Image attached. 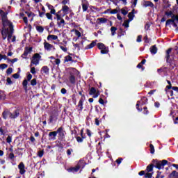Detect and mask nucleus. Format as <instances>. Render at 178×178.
Segmentation results:
<instances>
[{
	"instance_id": "nucleus-1",
	"label": "nucleus",
	"mask_w": 178,
	"mask_h": 178,
	"mask_svg": "<svg viewBox=\"0 0 178 178\" xmlns=\"http://www.w3.org/2000/svg\"><path fill=\"white\" fill-rule=\"evenodd\" d=\"M8 14L5 13L3 10H0V15L3 23V28L1 30V35L3 40L8 38V42H10V38L13 34V24L8 20Z\"/></svg>"
},
{
	"instance_id": "nucleus-2",
	"label": "nucleus",
	"mask_w": 178,
	"mask_h": 178,
	"mask_svg": "<svg viewBox=\"0 0 178 178\" xmlns=\"http://www.w3.org/2000/svg\"><path fill=\"white\" fill-rule=\"evenodd\" d=\"M19 110H15V111L12 113L9 111H4L3 113V119H8V118H10V119H15V118H17L19 115Z\"/></svg>"
},
{
	"instance_id": "nucleus-3",
	"label": "nucleus",
	"mask_w": 178,
	"mask_h": 178,
	"mask_svg": "<svg viewBox=\"0 0 178 178\" xmlns=\"http://www.w3.org/2000/svg\"><path fill=\"white\" fill-rule=\"evenodd\" d=\"M84 166H85L84 161H80L76 166L70 168L67 170V172H72V173H76V172H79V170H80V168H84Z\"/></svg>"
},
{
	"instance_id": "nucleus-4",
	"label": "nucleus",
	"mask_w": 178,
	"mask_h": 178,
	"mask_svg": "<svg viewBox=\"0 0 178 178\" xmlns=\"http://www.w3.org/2000/svg\"><path fill=\"white\" fill-rule=\"evenodd\" d=\"M178 22V15H173L172 17V19H168L166 21L165 25L166 26H170L172 24L175 27H177V24H176V22Z\"/></svg>"
},
{
	"instance_id": "nucleus-5",
	"label": "nucleus",
	"mask_w": 178,
	"mask_h": 178,
	"mask_svg": "<svg viewBox=\"0 0 178 178\" xmlns=\"http://www.w3.org/2000/svg\"><path fill=\"white\" fill-rule=\"evenodd\" d=\"M40 59H41L40 55L38 54H35L31 62V66H33V65H35V66H37V65H39Z\"/></svg>"
},
{
	"instance_id": "nucleus-6",
	"label": "nucleus",
	"mask_w": 178,
	"mask_h": 178,
	"mask_svg": "<svg viewBox=\"0 0 178 178\" xmlns=\"http://www.w3.org/2000/svg\"><path fill=\"white\" fill-rule=\"evenodd\" d=\"M43 45H44V49H45V51H47L49 52L51 51H55V49H56L55 48V46L49 43L47 41L44 42Z\"/></svg>"
},
{
	"instance_id": "nucleus-7",
	"label": "nucleus",
	"mask_w": 178,
	"mask_h": 178,
	"mask_svg": "<svg viewBox=\"0 0 178 178\" xmlns=\"http://www.w3.org/2000/svg\"><path fill=\"white\" fill-rule=\"evenodd\" d=\"M168 164V161L167 160H163V161H156V168L157 169H163L165 168V165Z\"/></svg>"
},
{
	"instance_id": "nucleus-8",
	"label": "nucleus",
	"mask_w": 178,
	"mask_h": 178,
	"mask_svg": "<svg viewBox=\"0 0 178 178\" xmlns=\"http://www.w3.org/2000/svg\"><path fill=\"white\" fill-rule=\"evenodd\" d=\"M89 95H93V98H98V97H99V91L97 90L95 88L92 87L90 90Z\"/></svg>"
},
{
	"instance_id": "nucleus-9",
	"label": "nucleus",
	"mask_w": 178,
	"mask_h": 178,
	"mask_svg": "<svg viewBox=\"0 0 178 178\" xmlns=\"http://www.w3.org/2000/svg\"><path fill=\"white\" fill-rule=\"evenodd\" d=\"M79 95H81V97L79 102L78 108H79L80 111H83V104L84 101H86V95H82L81 92H79Z\"/></svg>"
},
{
	"instance_id": "nucleus-10",
	"label": "nucleus",
	"mask_w": 178,
	"mask_h": 178,
	"mask_svg": "<svg viewBox=\"0 0 178 178\" xmlns=\"http://www.w3.org/2000/svg\"><path fill=\"white\" fill-rule=\"evenodd\" d=\"M25 168H26V166L24 165V163H23V162H21L18 165V169L19 170L20 175H24L26 173Z\"/></svg>"
},
{
	"instance_id": "nucleus-11",
	"label": "nucleus",
	"mask_w": 178,
	"mask_h": 178,
	"mask_svg": "<svg viewBox=\"0 0 178 178\" xmlns=\"http://www.w3.org/2000/svg\"><path fill=\"white\" fill-rule=\"evenodd\" d=\"M143 6H144V8H154L155 6L154 5V3L149 1H143Z\"/></svg>"
},
{
	"instance_id": "nucleus-12",
	"label": "nucleus",
	"mask_w": 178,
	"mask_h": 178,
	"mask_svg": "<svg viewBox=\"0 0 178 178\" xmlns=\"http://www.w3.org/2000/svg\"><path fill=\"white\" fill-rule=\"evenodd\" d=\"M56 132L57 134L58 133L59 138H60L61 140H63V138H65V131H63V127L58 128Z\"/></svg>"
},
{
	"instance_id": "nucleus-13",
	"label": "nucleus",
	"mask_w": 178,
	"mask_h": 178,
	"mask_svg": "<svg viewBox=\"0 0 178 178\" xmlns=\"http://www.w3.org/2000/svg\"><path fill=\"white\" fill-rule=\"evenodd\" d=\"M145 104H147V99L146 97H143L141 101L138 102V103L136 104V108L138 109V111H139V112H141V109H140L138 108V106H140V105H145Z\"/></svg>"
},
{
	"instance_id": "nucleus-14",
	"label": "nucleus",
	"mask_w": 178,
	"mask_h": 178,
	"mask_svg": "<svg viewBox=\"0 0 178 178\" xmlns=\"http://www.w3.org/2000/svg\"><path fill=\"white\" fill-rule=\"evenodd\" d=\"M58 134L57 131H52L49 134V140H51L52 141L56 140V136Z\"/></svg>"
},
{
	"instance_id": "nucleus-15",
	"label": "nucleus",
	"mask_w": 178,
	"mask_h": 178,
	"mask_svg": "<svg viewBox=\"0 0 178 178\" xmlns=\"http://www.w3.org/2000/svg\"><path fill=\"white\" fill-rule=\"evenodd\" d=\"M62 10L63 13H65V15H67V13H69V10H70V8H69L67 6H63L62 8Z\"/></svg>"
},
{
	"instance_id": "nucleus-16",
	"label": "nucleus",
	"mask_w": 178,
	"mask_h": 178,
	"mask_svg": "<svg viewBox=\"0 0 178 178\" xmlns=\"http://www.w3.org/2000/svg\"><path fill=\"white\" fill-rule=\"evenodd\" d=\"M51 40H58V35H49L47 36V41H51Z\"/></svg>"
},
{
	"instance_id": "nucleus-17",
	"label": "nucleus",
	"mask_w": 178,
	"mask_h": 178,
	"mask_svg": "<svg viewBox=\"0 0 178 178\" xmlns=\"http://www.w3.org/2000/svg\"><path fill=\"white\" fill-rule=\"evenodd\" d=\"M70 81L72 84H74V83H76V77H74L73 74H70Z\"/></svg>"
},
{
	"instance_id": "nucleus-18",
	"label": "nucleus",
	"mask_w": 178,
	"mask_h": 178,
	"mask_svg": "<svg viewBox=\"0 0 178 178\" xmlns=\"http://www.w3.org/2000/svg\"><path fill=\"white\" fill-rule=\"evenodd\" d=\"M150 52H151V54H152L153 55H155V54H156V52H158V49L156 48V47L152 46V47L150 48Z\"/></svg>"
},
{
	"instance_id": "nucleus-19",
	"label": "nucleus",
	"mask_w": 178,
	"mask_h": 178,
	"mask_svg": "<svg viewBox=\"0 0 178 178\" xmlns=\"http://www.w3.org/2000/svg\"><path fill=\"white\" fill-rule=\"evenodd\" d=\"M31 47L29 48H26L22 55V56H27V55H29V54H30L31 52Z\"/></svg>"
},
{
	"instance_id": "nucleus-20",
	"label": "nucleus",
	"mask_w": 178,
	"mask_h": 178,
	"mask_svg": "<svg viewBox=\"0 0 178 178\" xmlns=\"http://www.w3.org/2000/svg\"><path fill=\"white\" fill-rule=\"evenodd\" d=\"M74 48H77V49L79 51H80V48H83V42H81L79 44H77V43L76 44H74Z\"/></svg>"
},
{
	"instance_id": "nucleus-21",
	"label": "nucleus",
	"mask_w": 178,
	"mask_h": 178,
	"mask_svg": "<svg viewBox=\"0 0 178 178\" xmlns=\"http://www.w3.org/2000/svg\"><path fill=\"white\" fill-rule=\"evenodd\" d=\"M134 10H133L132 12L129 13L128 14V17L129 19H128L129 22H131V20H133V19H134Z\"/></svg>"
},
{
	"instance_id": "nucleus-22",
	"label": "nucleus",
	"mask_w": 178,
	"mask_h": 178,
	"mask_svg": "<svg viewBox=\"0 0 178 178\" xmlns=\"http://www.w3.org/2000/svg\"><path fill=\"white\" fill-rule=\"evenodd\" d=\"M72 33H74L75 35H76V37L80 38L81 37V33H80V31H77L76 29H73L71 31Z\"/></svg>"
},
{
	"instance_id": "nucleus-23",
	"label": "nucleus",
	"mask_w": 178,
	"mask_h": 178,
	"mask_svg": "<svg viewBox=\"0 0 178 178\" xmlns=\"http://www.w3.org/2000/svg\"><path fill=\"white\" fill-rule=\"evenodd\" d=\"M42 72L45 73V74H48V73H49V68H48L47 66H44L42 68Z\"/></svg>"
},
{
	"instance_id": "nucleus-24",
	"label": "nucleus",
	"mask_w": 178,
	"mask_h": 178,
	"mask_svg": "<svg viewBox=\"0 0 178 178\" xmlns=\"http://www.w3.org/2000/svg\"><path fill=\"white\" fill-rule=\"evenodd\" d=\"M51 63H53V65H56L57 66H59V65H60V59L56 58L54 60V63L52 60H51Z\"/></svg>"
},
{
	"instance_id": "nucleus-25",
	"label": "nucleus",
	"mask_w": 178,
	"mask_h": 178,
	"mask_svg": "<svg viewBox=\"0 0 178 178\" xmlns=\"http://www.w3.org/2000/svg\"><path fill=\"white\" fill-rule=\"evenodd\" d=\"M58 27H63L65 26V19H60L58 22Z\"/></svg>"
},
{
	"instance_id": "nucleus-26",
	"label": "nucleus",
	"mask_w": 178,
	"mask_h": 178,
	"mask_svg": "<svg viewBox=\"0 0 178 178\" xmlns=\"http://www.w3.org/2000/svg\"><path fill=\"white\" fill-rule=\"evenodd\" d=\"M97 43L95 42H92L89 45L87 46L86 49H91V48H94Z\"/></svg>"
},
{
	"instance_id": "nucleus-27",
	"label": "nucleus",
	"mask_w": 178,
	"mask_h": 178,
	"mask_svg": "<svg viewBox=\"0 0 178 178\" xmlns=\"http://www.w3.org/2000/svg\"><path fill=\"white\" fill-rule=\"evenodd\" d=\"M36 30L38 31V33H44V27L41 26H36Z\"/></svg>"
},
{
	"instance_id": "nucleus-28",
	"label": "nucleus",
	"mask_w": 178,
	"mask_h": 178,
	"mask_svg": "<svg viewBox=\"0 0 178 178\" xmlns=\"http://www.w3.org/2000/svg\"><path fill=\"white\" fill-rule=\"evenodd\" d=\"M116 30H118V29H116V27H115V26H113L111 28V31L112 35H115L116 34Z\"/></svg>"
},
{
	"instance_id": "nucleus-29",
	"label": "nucleus",
	"mask_w": 178,
	"mask_h": 178,
	"mask_svg": "<svg viewBox=\"0 0 178 178\" xmlns=\"http://www.w3.org/2000/svg\"><path fill=\"white\" fill-rule=\"evenodd\" d=\"M130 23L129 20H125L122 24V26H124V27H126V29H129V24Z\"/></svg>"
},
{
	"instance_id": "nucleus-30",
	"label": "nucleus",
	"mask_w": 178,
	"mask_h": 178,
	"mask_svg": "<svg viewBox=\"0 0 178 178\" xmlns=\"http://www.w3.org/2000/svg\"><path fill=\"white\" fill-rule=\"evenodd\" d=\"M97 20L101 23H106V22H108V19L104 17L98 18Z\"/></svg>"
},
{
	"instance_id": "nucleus-31",
	"label": "nucleus",
	"mask_w": 178,
	"mask_h": 178,
	"mask_svg": "<svg viewBox=\"0 0 178 178\" xmlns=\"http://www.w3.org/2000/svg\"><path fill=\"white\" fill-rule=\"evenodd\" d=\"M97 47L99 48V49L102 50L105 48V44H104V43H98Z\"/></svg>"
},
{
	"instance_id": "nucleus-32",
	"label": "nucleus",
	"mask_w": 178,
	"mask_h": 178,
	"mask_svg": "<svg viewBox=\"0 0 178 178\" xmlns=\"http://www.w3.org/2000/svg\"><path fill=\"white\" fill-rule=\"evenodd\" d=\"M108 47H104V48L101 50V54H108Z\"/></svg>"
},
{
	"instance_id": "nucleus-33",
	"label": "nucleus",
	"mask_w": 178,
	"mask_h": 178,
	"mask_svg": "<svg viewBox=\"0 0 178 178\" xmlns=\"http://www.w3.org/2000/svg\"><path fill=\"white\" fill-rule=\"evenodd\" d=\"M73 59L72 58V56H65V62H72Z\"/></svg>"
},
{
	"instance_id": "nucleus-34",
	"label": "nucleus",
	"mask_w": 178,
	"mask_h": 178,
	"mask_svg": "<svg viewBox=\"0 0 178 178\" xmlns=\"http://www.w3.org/2000/svg\"><path fill=\"white\" fill-rule=\"evenodd\" d=\"M165 15H166V16H168L170 17H173V16H175L173 15V12H172V11H167V12H165Z\"/></svg>"
},
{
	"instance_id": "nucleus-35",
	"label": "nucleus",
	"mask_w": 178,
	"mask_h": 178,
	"mask_svg": "<svg viewBox=\"0 0 178 178\" xmlns=\"http://www.w3.org/2000/svg\"><path fill=\"white\" fill-rule=\"evenodd\" d=\"M27 84H28L27 79H24L23 81L22 85L24 88H25V90H27Z\"/></svg>"
},
{
	"instance_id": "nucleus-36",
	"label": "nucleus",
	"mask_w": 178,
	"mask_h": 178,
	"mask_svg": "<svg viewBox=\"0 0 178 178\" xmlns=\"http://www.w3.org/2000/svg\"><path fill=\"white\" fill-rule=\"evenodd\" d=\"M82 9L83 12H87V9H88V6L87 4H82Z\"/></svg>"
},
{
	"instance_id": "nucleus-37",
	"label": "nucleus",
	"mask_w": 178,
	"mask_h": 178,
	"mask_svg": "<svg viewBox=\"0 0 178 178\" xmlns=\"http://www.w3.org/2000/svg\"><path fill=\"white\" fill-rule=\"evenodd\" d=\"M172 52V49H168L166 51V58L167 60L169 59V58H170V56L169 55V54H170Z\"/></svg>"
},
{
	"instance_id": "nucleus-38",
	"label": "nucleus",
	"mask_w": 178,
	"mask_h": 178,
	"mask_svg": "<svg viewBox=\"0 0 178 178\" xmlns=\"http://www.w3.org/2000/svg\"><path fill=\"white\" fill-rule=\"evenodd\" d=\"M43 156H44V150H41L38 152V156H39V158H42Z\"/></svg>"
},
{
	"instance_id": "nucleus-39",
	"label": "nucleus",
	"mask_w": 178,
	"mask_h": 178,
	"mask_svg": "<svg viewBox=\"0 0 178 178\" xmlns=\"http://www.w3.org/2000/svg\"><path fill=\"white\" fill-rule=\"evenodd\" d=\"M31 86H37V79H33L31 81Z\"/></svg>"
},
{
	"instance_id": "nucleus-40",
	"label": "nucleus",
	"mask_w": 178,
	"mask_h": 178,
	"mask_svg": "<svg viewBox=\"0 0 178 178\" xmlns=\"http://www.w3.org/2000/svg\"><path fill=\"white\" fill-rule=\"evenodd\" d=\"M6 67H8V65L6 64H1L0 65V69H1V70H3V69H6Z\"/></svg>"
},
{
	"instance_id": "nucleus-41",
	"label": "nucleus",
	"mask_w": 178,
	"mask_h": 178,
	"mask_svg": "<svg viewBox=\"0 0 178 178\" xmlns=\"http://www.w3.org/2000/svg\"><path fill=\"white\" fill-rule=\"evenodd\" d=\"M7 81V84H8V86H11V84H13V82H12V79H10V78H7L6 79Z\"/></svg>"
},
{
	"instance_id": "nucleus-42",
	"label": "nucleus",
	"mask_w": 178,
	"mask_h": 178,
	"mask_svg": "<svg viewBox=\"0 0 178 178\" xmlns=\"http://www.w3.org/2000/svg\"><path fill=\"white\" fill-rule=\"evenodd\" d=\"M76 140L78 143H83V138H81L80 136L76 137Z\"/></svg>"
},
{
	"instance_id": "nucleus-43",
	"label": "nucleus",
	"mask_w": 178,
	"mask_h": 178,
	"mask_svg": "<svg viewBox=\"0 0 178 178\" xmlns=\"http://www.w3.org/2000/svg\"><path fill=\"white\" fill-rule=\"evenodd\" d=\"M46 17L47 19H49V20H52V15H51V13H46Z\"/></svg>"
},
{
	"instance_id": "nucleus-44",
	"label": "nucleus",
	"mask_w": 178,
	"mask_h": 178,
	"mask_svg": "<svg viewBox=\"0 0 178 178\" xmlns=\"http://www.w3.org/2000/svg\"><path fill=\"white\" fill-rule=\"evenodd\" d=\"M13 72V70L10 67L7 70L6 73L7 74H12Z\"/></svg>"
},
{
	"instance_id": "nucleus-45",
	"label": "nucleus",
	"mask_w": 178,
	"mask_h": 178,
	"mask_svg": "<svg viewBox=\"0 0 178 178\" xmlns=\"http://www.w3.org/2000/svg\"><path fill=\"white\" fill-rule=\"evenodd\" d=\"M60 49L63 51V52H67V48L65 46H60Z\"/></svg>"
},
{
	"instance_id": "nucleus-46",
	"label": "nucleus",
	"mask_w": 178,
	"mask_h": 178,
	"mask_svg": "<svg viewBox=\"0 0 178 178\" xmlns=\"http://www.w3.org/2000/svg\"><path fill=\"white\" fill-rule=\"evenodd\" d=\"M150 152L151 154H154L155 152V149L154 148V145H150Z\"/></svg>"
},
{
	"instance_id": "nucleus-47",
	"label": "nucleus",
	"mask_w": 178,
	"mask_h": 178,
	"mask_svg": "<svg viewBox=\"0 0 178 178\" xmlns=\"http://www.w3.org/2000/svg\"><path fill=\"white\" fill-rule=\"evenodd\" d=\"M147 172H152V165H149L147 167Z\"/></svg>"
},
{
	"instance_id": "nucleus-48",
	"label": "nucleus",
	"mask_w": 178,
	"mask_h": 178,
	"mask_svg": "<svg viewBox=\"0 0 178 178\" xmlns=\"http://www.w3.org/2000/svg\"><path fill=\"white\" fill-rule=\"evenodd\" d=\"M121 13H122V15H124V16H126V15H127L128 12H127V10H124V9H122V10H121Z\"/></svg>"
},
{
	"instance_id": "nucleus-49",
	"label": "nucleus",
	"mask_w": 178,
	"mask_h": 178,
	"mask_svg": "<svg viewBox=\"0 0 178 178\" xmlns=\"http://www.w3.org/2000/svg\"><path fill=\"white\" fill-rule=\"evenodd\" d=\"M145 177H146V178H151V177H152V174H151V173H146L145 175Z\"/></svg>"
},
{
	"instance_id": "nucleus-50",
	"label": "nucleus",
	"mask_w": 178,
	"mask_h": 178,
	"mask_svg": "<svg viewBox=\"0 0 178 178\" xmlns=\"http://www.w3.org/2000/svg\"><path fill=\"white\" fill-rule=\"evenodd\" d=\"M6 140H7V143L10 144V143H12V137L8 136Z\"/></svg>"
},
{
	"instance_id": "nucleus-51",
	"label": "nucleus",
	"mask_w": 178,
	"mask_h": 178,
	"mask_svg": "<svg viewBox=\"0 0 178 178\" xmlns=\"http://www.w3.org/2000/svg\"><path fill=\"white\" fill-rule=\"evenodd\" d=\"M70 2V0H63L62 3L63 5H66Z\"/></svg>"
},
{
	"instance_id": "nucleus-52",
	"label": "nucleus",
	"mask_w": 178,
	"mask_h": 178,
	"mask_svg": "<svg viewBox=\"0 0 178 178\" xmlns=\"http://www.w3.org/2000/svg\"><path fill=\"white\" fill-rule=\"evenodd\" d=\"M2 59L6 60L7 59L6 56L2 55L0 54V60H2Z\"/></svg>"
},
{
	"instance_id": "nucleus-53",
	"label": "nucleus",
	"mask_w": 178,
	"mask_h": 178,
	"mask_svg": "<svg viewBox=\"0 0 178 178\" xmlns=\"http://www.w3.org/2000/svg\"><path fill=\"white\" fill-rule=\"evenodd\" d=\"M122 161H123V159L122 158H120L116 160V162L118 165H120V163H122Z\"/></svg>"
},
{
	"instance_id": "nucleus-54",
	"label": "nucleus",
	"mask_w": 178,
	"mask_h": 178,
	"mask_svg": "<svg viewBox=\"0 0 178 178\" xmlns=\"http://www.w3.org/2000/svg\"><path fill=\"white\" fill-rule=\"evenodd\" d=\"M31 73H32V74H35V67L31 68Z\"/></svg>"
},
{
	"instance_id": "nucleus-55",
	"label": "nucleus",
	"mask_w": 178,
	"mask_h": 178,
	"mask_svg": "<svg viewBox=\"0 0 178 178\" xmlns=\"http://www.w3.org/2000/svg\"><path fill=\"white\" fill-rule=\"evenodd\" d=\"M31 79H33V75H31V74H28V76H27L28 81H30V80H31Z\"/></svg>"
},
{
	"instance_id": "nucleus-56",
	"label": "nucleus",
	"mask_w": 178,
	"mask_h": 178,
	"mask_svg": "<svg viewBox=\"0 0 178 178\" xmlns=\"http://www.w3.org/2000/svg\"><path fill=\"white\" fill-rule=\"evenodd\" d=\"M141 38H143V37L141 35H138L137 38V42H141Z\"/></svg>"
},
{
	"instance_id": "nucleus-57",
	"label": "nucleus",
	"mask_w": 178,
	"mask_h": 178,
	"mask_svg": "<svg viewBox=\"0 0 178 178\" xmlns=\"http://www.w3.org/2000/svg\"><path fill=\"white\" fill-rule=\"evenodd\" d=\"M99 103L101 104V105H104L105 104V102L104 101V99H102V98H100L99 99Z\"/></svg>"
},
{
	"instance_id": "nucleus-58",
	"label": "nucleus",
	"mask_w": 178,
	"mask_h": 178,
	"mask_svg": "<svg viewBox=\"0 0 178 178\" xmlns=\"http://www.w3.org/2000/svg\"><path fill=\"white\" fill-rule=\"evenodd\" d=\"M47 7L49 10H52L54 9V7L51 4H47Z\"/></svg>"
},
{
	"instance_id": "nucleus-59",
	"label": "nucleus",
	"mask_w": 178,
	"mask_h": 178,
	"mask_svg": "<svg viewBox=\"0 0 178 178\" xmlns=\"http://www.w3.org/2000/svg\"><path fill=\"white\" fill-rule=\"evenodd\" d=\"M95 125L96 126H99V120L97 118H95Z\"/></svg>"
},
{
	"instance_id": "nucleus-60",
	"label": "nucleus",
	"mask_w": 178,
	"mask_h": 178,
	"mask_svg": "<svg viewBox=\"0 0 178 178\" xmlns=\"http://www.w3.org/2000/svg\"><path fill=\"white\" fill-rule=\"evenodd\" d=\"M72 71L74 72V74H79V72L77 71V70L72 68Z\"/></svg>"
},
{
	"instance_id": "nucleus-61",
	"label": "nucleus",
	"mask_w": 178,
	"mask_h": 178,
	"mask_svg": "<svg viewBox=\"0 0 178 178\" xmlns=\"http://www.w3.org/2000/svg\"><path fill=\"white\" fill-rule=\"evenodd\" d=\"M172 176H177L178 177V172H176V171H173L172 173Z\"/></svg>"
},
{
	"instance_id": "nucleus-62",
	"label": "nucleus",
	"mask_w": 178,
	"mask_h": 178,
	"mask_svg": "<svg viewBox=\"0 0 178 178\" xmlns=\"http://www.w3.org/2000/svg\"><path fill=\"white\" fill-rule=\"evenodd\" d=\"M13 77L14 79H19V74H14L13 75Z\"/></svg>"
},
{
	"instance_id": "nucleus-63",
	"label": "nucleus",
	"mask_w": 178,
	"mask_h": 178,
	"mask_svg": "<svg viewBox=\"0 0 178 178\" xmlns=\"http://www.w3.org/2000/svg\"><path fill=\"white\" fill-rule=\"evenodd\" d=\"M61 94H66V89L62 88L61 89Z\"/></svg>"
},
{
	"instance_id": "nucleus-64",
	"label": "nucleus",
	"mask_w": 178,
	"mask_h": 178,
	"mask_svg": "<svg viewBox=\"0 0 178 178\" xmlns=\"http://www.w3.org/2000/svg\"><path fill=\"white\" fill-rule=\"evenodd\" d=\"M172 89L174 91H177V92H178V87L174 86V87L172 88Z\"/></svg>"
}]
</instances>
